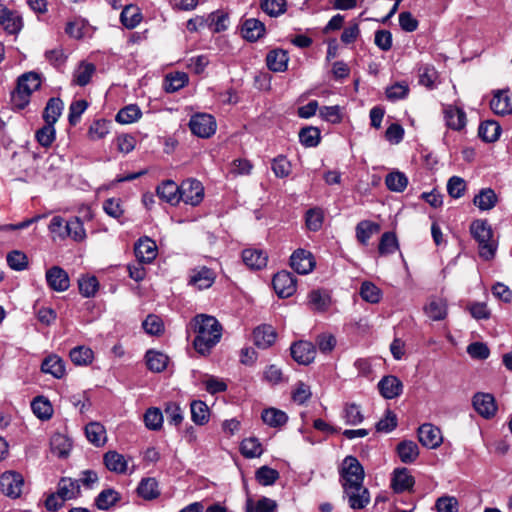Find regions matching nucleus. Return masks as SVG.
I'll return each instance as SVG.
<instances>
[{"instance_id":"1","label":"nucleus","mask_w":512,"mask_h":512,"mask_svg":"<svg viewBox=\"0 0 512 512\" xmlns=\"http://www.w3.org/2000/svg\"><path fill=\"white\" fill-rule=\"evenodd\" d=\"M364 469L354 456H346L340 469V477L349 506L354 510L365 508L370 502V494L363 486Z\"/></svg>"},{"instance_id":"2","label":"nucleus","mask_w":512,"mask_h":512,"mask_svg":"<svg viewBox=\"0 0 512 512\" xmlns=\"http://www.w3.org/2000/svg\"><path fill=\"white\" fill-rule=\"evenodd\" d=\"M190 325L195 333V350L203 356L208 355L221 339V324L214 316L198 314L191 320Z\"/></svg>"},{"instance_id":"3","label":"nucleus","mask_w":512,"mask_h":512,"mask_svg":"<svg viewBox=\"0 0 512 512\" xmlns=\"http://www.w3.org/2000/svg\"><path fill=\"white\" fill-rule=\"evenodd\" d=\"M470 232L478 243L479 255L489 261L494 258L497 243L493 240V231L487 220H475L470 225Z\"/></svg>"},{"instance_id":"4","label":"nucleus","mask_w":512,"mask_h":512,"mask_svg":"<svg viewBox=\"0 0 512 512\" xmlns=\"http://www.w3.org/2000/svg\"><path fill=\"white\" fill-rule=\"evenodd\" d=\"M41 80L37 73L28 72L18 78L17 86L11 93V103L17 110L24 109L30 102L31 94L39 89Z\"/></svg>"},{"instance_id":"5","label":"nucleus","mask_w":512,"mask_h":512,"mask_svg":"<svg viewBox=\"0 0 512 512\" xmlns=\"http://www.w3.org/2000/svg\"><path fill=\"white\" fill-rule=\"evenodd\" d=\"M189 127L194 135L208 138L216 131V121L210 114L199 113L191 117Z\"/></svg>"},{"instance_id":"6","label":"nucleus","mask_w":512,"mask_h":512,"mask_svg":"<svg viewBox=\"0 0 512 512\" xmlns=\"http://www.w3.org/2000/svg\"><path fill=\"white\" fill-rule=\"evenodd\" d=\"M23 486L24 478L20 473L7 471L0 477V489L9 498L16 499L20 497Z\"/></svg>"},{"instance_id":"7","label":"nucleus","mask_w":512,"mask_h":512,"mask_svg":"<svg viewBox=\"0 0 512 512\" xmlns=\"http://www.w3.org/2000/svg\"><path fill=\"white\" fill-rule=\"evenodd\" d=\"M181 201L191 206L199 205L204 198V187L196 179H188L181 184Z\"/></svg>"},{"instance_id":"8","label":"nucleus","mask_w":512,"mask_h":512,"mask_svg":"<svg viewBox=\"0 0 512 512\" xmlns=\"http://www.w3.org/2000/svg\"><path fill=\"white\" fill-rule=\"evenodd\" d=\"M272 284L276 294L281 298L290 297L296 291V279L293 274L288 271L276 273L273 277Z\"/></svg>"},{"instance_id":"9","label":"nucleus","mask_w":512,"mask_h":512,"mask_svg":"<svg viewBox=\"0 0 512 512\" xmlns=\"http://www.w3.org/2000/svg\"><path fill=\"white\" fill-rule=\"evenodd\" d=\"M215 279L216 273L206 266L195 267L189 272V284L200 290L210 288Z\"/></svg>"},{"instance_id":"10","label":"nucleus","mask_w":512,"mask_h":512,"mask_svg":"<svg viewBox=\"0 0 512 512\" xmlns=\"http://www.w3.org/2000/svg\"><path fill=\"white\" fill-rule=\"evenodd\" d=\"M418 439L429 449H435L443 442L441 430L431 423H424L418 428Z\"/></svg>"},{"instance_id":"11","label":"nucleus","mask_w":512,"mask_h":512,"mask_svg":"<svg viewBox=\"0 0 512 512\" xmlns=\"http://www.w3.org/2000/svg\"><path fill=\"white\" fill-rule=\"evenodd\" d=\"M472 404L477 413L485 419H490L496 414L497 405L494 396L490 393H476Z\"/></svg>"},{"instance_id":"12","label":"nucleus","mask_w":512,"mask_h":512,"mask_svg":"<svg viewBox=\"0 0 512 512\" xmlns=\"http://www.w3.org/2000/svg\"><path fill=\"white\" fill-rule=\"evenodd\" d=\"M290 266L298 274L306 275L314 269L315 260L311 252L297 249L290 257Z\"/></svg>"},{"instance_id":"13","label":"nucleus","mask_w":512,"mask_h":512,"mask_svg":"<svg viewBox=\"0 0 512 512\" xmlns=\"http://www.w3.org/2000/svg\"><path fill=\"white\" fill-rule=\"evenodd\" d=\"M490 108L496 115H510L512 113V95L509 89L494 90Z\"/></svg>"},{"instance_id":"14","label":"nucleus","mask_w":512,"mask_h":512,"mask_svg":"<svg viewBox=\"0 0 512 512\" xmlns=\"http://www.w3.org/2000/svg\"><path fill=\"white\" fill-rule=\"evenodd\" d=\"M290 350L292 358L301 365L310 364L316 356L315 345L309 341H298L292 344Z\"/></svg>"},{"instance_id":"15","label":"nucleus","mask_w":512,"mask_h":512,"mask_svg":"<svg viewBox=\"0 0 512 512\" xmlns=\"http://www.w3.org/2000/svg\"><path fill=\"white\" fill-rule=\"evenodd\" d=\"M45 277L48 286L56 292H64L70 286L67 272L59 266H53L48 269Z\"/></svg>"},{"instance_id":"16","label":"nucleus","mask_w":512,"mask_h":512,"mask_svg":"<svg viewBox=\"0 0 512 512\" xmlns=\"http://www.w3.org/2000/svg\"><path fill=\"white\" fill-rule=\"evenodd\" d=\"M134 252L139 262L149 263L156 258L158 250L155 241L146 237L136 242Z\"/></svg>"},{"instance_id":"17","label":"nucleus","mask_w":512,"mask_h":512,"mask_svg":"<svg viewBox=\"0 0 512 512\" xmlns=\"http://www.w3.org/2000/svg\"><path fill=\"white\" fill-rule=\"evenodd\" d=\"M378 388L384 398L394 399L402 393L403 384L396 376L389 375L379 381Z\"/></svg>"},{"instance_id":"18","label":"nucleus","mask_w":512,"mask_h":512,"mask_svg":"<svg viewBox=\"0 0 512 512\" xmlns=\"http://www.w3.org/2000/svg\"><path fill=\"white\" fill-rule=\"evenodd\" d=\"M446 125L453 130H461L466 125V113L463 109L447 105L443 109Z\"/></svg>"},{"instance_id":"19","label":"nucleus","mask_w":512,"mask_h":512,"mask_svg":"<svg viewBox=\"0 0 512 512\" xmlns=\"http://www.w3.org/2000/svg\"><path fill=\"white\" fill-rule=\"evenodd\" d=\"M414 484L415 479L407 468H397L394 470L391 486L396 493L410 490Z\"/></svg>"},{"instance_id":"20","label":"nucleus","mask_w":512,"mask_h":512,"mask_svg":"<svg viewBox=\"0 0 512 512\" xmlns=\"http://www.w3.org/2000/svg\"><path fill=\"white\" fill-rule=\"evenodd\" d=\"M254 344L261 349L269 348L276 340V331L271 325H261L253 331Z\"/></svg>"},{"instance_id":"21","label":"nucleus","mask_w":512,"mask_h":512,"mask_svg":"<svg viewBox=\"0 0 512 512\" xmlns=\"http://www.w3.org/2000/svg\"><path fill=\"white\" fill-rule=\"evenodd\" d=\"M289 57L287 51L277 48L271 50L266 56V65L273 72H284L287 70Z\"/></svg>"},{"instance_id":"22","label":"nucleus","mask_w":512,"mask_h":512,"mask_svg":"<svg viewBox=\"0 0 512 512\" xmlns=\"http://www.w3.org/2000/svg\"><path fill=\"white\" fill-rule=\"evenodd\" d=\"M425 314L433 321H441L447 316V301L432 297L424 307Z\"/></svg>"},{"instance_id":"23","label":"nucleus","mask_w":512,"mask_h":512,"mask_svg":"<svg viewBox=\"0 0 512 512\" xmlns=\"http://www.w3.org/2000/svg\"><path fill=\"white\" fill-rule=\"evenodd\" d=\"M241 33L246 40L255 42L265 34V25L258 19L249 18L243 22Z\"/></svg>"},{"instance_id":"24","label":"nucleus","mask_w":512,"mask_h":512,"mask_svg":"<svg viewBox=\"0 0 512 512\" xmlns=\"http://www.w3.org/2000/svg\"><path fill=\"white\" fill-rule=\"evenodd\" d=\"M242 259L249 268L260 270L267 265L268 255L262 250L248 248L243 250Z\"/></svg>"},{"instance_id":"25","label":"nucleus","mask_w":512,"mask_h":512,"mask_svg":"<svg viewBox=\"0 0 512 512\" xmlns=\"http://www.w3.org/2000/svg\"><path fill=\"white\" fill-rule=\"evenodd\" d=\"M105 467L114 473L123 474L127 471L128 461L117 451H108L103 456Z\"/></svg>"},{"instance_id":"26","label":"nucleus","mask_w":512,"mask_h":512,"mask_svg":"<svg viewBox=\"0 0 512 512\" xmlns=\"http://www.w3.org/2000/svg\"><path fill=\"white\" fill-rule=\"evenodd\" d=\"M498 197L491 188H483L475 195L473 203L482 211L491 210L496 206Z\"/></svg>"},{"instance_id":"27","label":"nucleus","mask_w":512,"mask_h":512,"mask_svg":"<svg viewBox=\"0 0 512 512\" xmlns=\"http://www.w3.org/2000/svg\"><path fill=\"white\" fill-rule=\"evenodd\" d=\"M501 126L494 120H487L480 124L478 129L479 137L488 143L495 142L501 135Z\"/></svg>"},{"instance_id":"28","label":"nucleus","mask_w":512,"mask_h":512,"mask_svg":"<svg viewBox=\"0 0 512 512\" xmlns=\"http://www.w3.org/2000/svg\"><path fill=\"white\" fill-rule=\"evenodd\" d=\"M397 453L403 463H413L419 456L418 445L411 440H404L397 445Z\"/></svg>"},{"instance_id":"29","label":"nucleus","mask_w":512,"mask_h":512,"mask_svg":"<svg viewBox=\"0 0 512 512\" xmlns=\"http://www.w3.org/2000/svg\"><path fill=\"white\" fill-rule=\"evenodd\" d=\"M41 370L44 373H49L55 378L60 379L65 374V364L57 355H50L42 362Z\"/></svg>"},{"instance_id":"30","label":"nucleus","mask_w":512,"mask_h":512,"mask_svg":"<svg viewBox=\"0 0 512 512\" xmlns=\"http://www.w3.org/2000/svg\"><path fill=\"white\" fill-rule=\"evenodd\" d=\"M85 434L88 441L96 447L103 446L106 442V430L99 422H90L87 424Z\"/></svg>"},{"instance_id":"31","label":"nucleus","mask_w":512,"mask_h":512,"mask_svg":"<svg viewBox=\"0 0 512 512\" xmlns=\"http://www.w3.org/2000/svg\"><path fill=\"white\" fill-rule=\"evenodd\" d=\"M95 71L96 67L94 64L81 62L73 73V83L81 87L86 86L90 82Z\"/></svg>"},{"instance_id":"32","label":"nucleus","mask_w":512,"mask_h":512,"mask_svg":"<svg viewBox=\"0 0 512 512\" xmlns=\"http://www.w3.org/2000/svg\"><path fill=\"white\" fill-rule=\"evenodd\" d=\"M261 418L266 425L274 428L281 427L288 421L287 414L276 408L264 409Z\"/></svg>"},{"instance_id":"33","label":"nucleus","mask_w":512,"mask_h":512,"mask_svg":"<svg viewBox=\"0 0 512 512\" xmlns=\"http://www.w3.org/2000/svg\"><path fill=\"white\" fill-rule=\"evenodd\" d=\"M142 15L140 9L135 5H126L121 14L120 21L127 29L135 28L141 21Z\"/></svg>"},{"instance_id":"34","label":"nucleus","mask_w":512,"mask_h":512,"mask_svg":"<svg viewBox=\"0 0 512 512\" xmlns=\"http://www.w3.org/2000/svg\"><path fill=\"white\" fill-rule=\"evenodd\" d=\"M71 361L77 366H87L93 362L94 352L87 346L74 347L69 353Z\"/></svg>"},{"instance_id":"35","label":"nucleus","mask_w":512,"mask_h":512,"mask_svg":"<svg viewBox=\"0 0 512 512\" xmlns=\"http://www.w3.org/2000/svg\"><path fill=\"white\" fill-rule=\"evenodd\" d=\"M379 230L380 226L375 222L369 220L360 221L356 226V238L361 244L367 245L371 236L379 232Z\"/></svg>"},{"instance_id":"36","label":"nucleus","mask_w":512,"mask_h":512,"mask_svg":"<svg viewBox=\"0 0 512 512\" xmlns=\"http://www.w3.org/2000/svg\"><path fill=\"white\" fill-rule=\"evenodd\" d=\"M50 445L51 451L59 458L67 457L72 446L69 438L60 433H56L51 437Z\"/></svg>"},{"instance_id":"37","label":"nucleus","mask_w":512,"mask_h":512,"mask_svg":"<svg viewBox=\"0 0 512 512\" xmlns=\"http://www.w3.org/2000/svg\"><path fill=\"white\" fill-rule=\"evenodd\" d=\"M188 75L185 72H172L165 76L164 88L167 92H176L188 83Z\"/></svg>"},{"instance_id":"38","label":"nucleus","mask_w":512,"mask_h":512,"mask_svg":"<svg viewBox=\"0 0 512 512\" xmlns=\"http://www.w3.org/2000/svg\"><path fill=\"white\" fill-rule=\"evenodd\" d=\"M140 497L145 500H152L159 496L158 482L155 478H144L137 487Z\"/></svg>"},{"instance_id":"39","label":"nucleus","mask_w":512,"mask_h":512,"mask_svg":"<svg viewBox=\"0 0 512 512\" xmlns=\"http://www.w3.org/2000/svg\"><path fill=\"white\" fill-rule=\"evenodd\" d=\"M342 418L347 425L356 426L363 422L364 415L359 405L346 403L343 407Z\"/></svg>"},{"instance_id":"40","label":"nucleus","mask_w":512,"mask_h":512,"mask_svg":"<svg viewBox=\"0 0 512 512\" xmlns=\"http://www.w3.org/2000/svg\"><path fill=\"white\" fill-rule=\"evenodd\" d=\"M63 109V102L59 98H51L48 100L43 112V118L47 124L54 125Z\"/></svg>"},{"instance_id":"41","label":"nucleus","mask_w":512,"mask_h":512,"mask_svg":"<svg viewBox=\"0 0 512 512\" xmlns=\"http://www.w3.org/2000/svg\"><path fill=\"white\" fill-rule=\"evenodd\" d=\"M359 293L364 301L371 304L379 303L383 296L381 289L370 281L361 284Z\"/></svg>"},{"instance_id":"42","label":"nucleus","mask_w":512,"mask_h":512,"mask_svg":"<svg viewBox=\"0 0 512 512\" xmlns=\"http://www.w3.org/2000/svg\"><path fill=\"white\" fill-rule=\"evenodd\" d=\"M181 185L177 186L171 180L162 181V200L171 205H176L181 201Z\"/></svg>"},{"instance_id":"43","label":"nucleus","mask_w":512,"mask_h":512,"mask_svg":"<svg viewBox=\"0 0 512 512\" xmlns=\"http://www.w3.org/2000/svg\"><path fill=\"white\" fill-rule=\"evenodd\" d=\"M79 484L69 478H62L58 483L57 493L61 499H73L79 493Z\"/></svg>"},{"instance_id":"44","label":"nucleus","mask_w":512,"mask_h":512,"mask_svg":"<svg viewBox=\"0 0 512 512\" xmlns=\"http://www.w3.org/2000/svg\"><path fill=\"white\" fill-rule=\"evenodd\" d=\"M385 184L393 192H403L408 185V178L400 171L391 172L386 176Z\"/></svg>"},{"instance_id":"45","label":"nucleus","mask_w":512,"mask_h":512,"mask_svg":"<svg viewBox=\"0 0 512 512\" xmlns=\"http://www.w3.org/2000/svg\"><path fill=\"white\" fill-rule=\"evenodd\" d=\"M31 408L33 413L42 420L50 419L53 414L50 402L42 396H38L32 401Z\"/></svg>"},{"instance_id":"46","label":"nucleus","mask_w":512,"mask_h":512,"mask_svg":"<svg viewBox=\"0 0 512 512\" xmlns=\"http://www.w3.org/2000/svg\"><path fill=\"white\" fill-rule=\"evenodd\" d=\"M241 453L246 458L260 457L263 453L262 445L255 437L246 438L240 445Z\"/></svg>"},{"instance_id":"47","label":"nucleus","mask_w":512,"mask_h":512,"mask_svg":"<svg viewBox=\"0 0 512 512\" xmlns=\"http://www.w3.org/2000/svg\"><path fill=\"white\" fill-rule=\"evenodd\" d=\"M191 418L197 425H204L209 420V408L205 402L197 400L191 403Z\"/></svg>"},{"instance_id":"48","label":"nucleus","mask_w":512,"mask_h":512,"mask_svg":"<svg viewBox=\"0 0 512 512\" xmlns=\"http://www.w3.org/2000/svg\"><path fill=\"white\" fill-rule=\"evenodd\" d=\"M399 244L395 233L385 232L381 236L378 251L381 256H386L398 250Z\"/></svg>"},{"instance_id":"49","label":"nucleus","mask_w":512,"mask_h":512,"mask_svg":"<svg viewBox=\"0 0 512 512\" xmlns=\"http://www.w3.org/2000/svg\"><path fill=\"white\" fill-rule=\"evenodd\" d=\"M66 237H70L76 242H81L86 238V232L79 217H74L66 222Z\"/></svg>"},{"instance_id":"50","label":"nucleus","mask_w":512,"mask_h":512,"mask_svg":"<svg viewBox=\"0 0 512 512\" xmlns=\"http://www.w3.org/2000/svg\"><path fill=\"white\" fill-rule=\"evenodd\" d=\"M141 110L137 105L130 104L120 109L116 115V121L121 124H130L141 117Z\"/></svg>"},{"instance_id":"51","label":"nucleus","mask_w":512,"mask_h":512,"mask_svg":"<svg viewBox=\"0 0 512 512\" xmlns=\"http://www.w3.org/2000/svg\"><path fill=\"white\" fill-rule=\"evenodd\" d=\"M320 138V130L313 126L302 128L299 132V141L305 147H316Z\"/></svg>"},{"instance_id":"52","label":"nucleus","mask_w":512,"mask_h":512,"mask_svg":"<svg viewBox=\"0 0 512 512\" xmlns=\"http://www.w3.org/2000/svg\"><path fill=\"white\" fill-rule=\"evenodd\" d=\"M324 221V212L321 208L315 207L309 209L305 214V223L310 231H318L321 229Z\"/></svg>"},{"instance_id":"53","label":"nucleus","mask_w":512,"mask_h":512,"mask_svg":"<svg viewBox=\"0 0 512 512\" xmlns=\"http://www.w3.org/2000/svg\"><path fill=\"white\" fill-rule=\"evenodd\" d=\"M209 30L213 33L225 31L228 28L229 17L226 13L216 11L208 14Z\"/></svg>"},{"instance_id":"54","label":"nucleus","mask_w":512,"mask_h":512,"mask_svg":"<svg viewBox=\"0 0 512 512\" xmlns=\"http://www.w3.org/2000/svg\"><path fill=\"white\" fill-rule=\"evenodd\" d=\"M286 0H260L261 9L270 17H278L286 12Z\"/></svg>"},{"instance_id":"55","label":"nucleus","mask_w":512,"mask_h":512,"mask_svg":"<svg viewBox=\"0 0 512 512\" xmlns=\"http://www.w3.org/2000/svg\"><path fill=\"white\" fill-rule=\"evenodd\" d=\"M255 478L259 484L270 486L279 479V472L269 466H261L256 470Z\"/></svg>"},{"instance_id":"56","label":"nucleus","mask_w":512,"mask_h":512,"mask_svg":"<svg viewBox=\"0 0 512 512\" xmlns=\"http://www.w3.org/2000/svg\"><path fill=\"white\" fill-rule=\"evenodd\" d=\"M119 498V493L114 489H105L97 496L95 503L98 509L107 510L113 506Z\"/></svg>"},{"instance_id":"57","label":"nucleus","mask_w":512,"mask_h":512,"mask_svg":"<svg viewBox=\"0 0 512 512\" xmlns=\"http://www.w3.org/2000/svg\"><path fill=\"white\" fill-rule=\"evenodd\" d=\"M309 303L314 310L323 312L330 306V297L325 292L313 290L309 294Z\"/></svg>"},{"instance_id":"58","label":"nucleus","mask_w":512,"mask_h":512,"mask_svg":"<svg viewBox=\"0 0 512 512\" xmlns=\"http://www.w3.org/2000/svg\"><path fill=\"white\" fill-rule=\"evenodd\" d=\"M78 286L81 295L90 298L96 294L99 288V282L95 276L82 277L78 281Z\"/></svg>"},{"instance_id":"59","label":"nucleus","mask_w":512,"mask_h":512,"mask_svg":"<svg viewBox=\"0 0 512 512\" xmlns=\"http://www.w3.org/2000/svg\"><path fill=\"white\" fill-rule=\"evenodd\" d=\"M4 30L9 34H17L23 26L21 16L14 11L10 10V15L4 17V21L0 22Z\"/></svg>"},{"instance_id":"60","label":"nucleus","mask_w":512,"mask_h":512,"mask_svg":"<svg viewBox=\"0 0 512 512\" xmlns=\"http://www.w3.org/2000/svg\"><path fill=\"white\" fill-rule=\"evenodd\" d=\"M271 169L276 177L285 178L291 173V163L285 156L279 155L273 159Z\"/></svg>"},{"instance_id":"61","label":"nucleus","mask_w":512,"mask_h":512,"mask_svg":"<svg viewBox=\"0 0 512 512\" xmlns=\"http://www.w3.org/2000/svg\"><path fill=\"white\" fill-rule=\"evenodd\" d=\"M409 86L405 82H397L386 88V97L390 101H397L407 97Z\"/></svg>"},{"instance_id":"62","label":"nucleus","mask_w":512,"mask_h":512,"mask_svg":"<svg viewBox=\"0 0 512 512\" xmlns=\"http://www.w3.org/2000/svg\"><path fill=\"white\" fill-rule=\"evenodd\" d=\"M87 27V23L84 19L75 18L67 22L65 32L67 35L74 39H81L84 36V30Z\"/></svg>"},{"instance_id":"63","label":"nucleus","mask_w":512,"mask_h":512,"mask_svg":"<svg viewBox=\"0 0 512 512\" xmlns=\"http://www.w3.org/2000/svg\"><path fill=\"white\" fill-rule=\"evenodd\" d=\"M7 263L9 267L15 271H22L28 265L27 256L18 250L11 251L7 255Z\"/></svg>"},{"instance_id":"64","label":"nucleus","mask_w":512,"mask_h":512,"mask_svg":"<svg viewBox=\"0 0 512 512\" xmlns=\"http://www.w3.org/2000/svg\"><path fill=\"white\" fill-rule=\"evenodd\" d=\"M435 508L438 512H458L459 503L453 496H442L436 500Z\"/></svg>"}]
</instances>
